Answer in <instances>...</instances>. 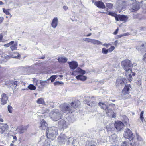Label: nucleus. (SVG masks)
<instances>
[{
	"mask_svg": "<svg viewBox=\"0 0 146 146\" xmlns=\"http://www.w3.org/2000/svg\"><path fill=\"white\" fill-rule=\"evenodd\" d=\"M80 104V102L77 100L72 102L71 103V107L69 104L64 103L60 106V109L62 112L68 113L74 111V109L78 108Z\"/></svg>",
	"mask_w": 146,
	"mask_h": 146,
	"instance_id": "1",
	"label": "nucleus"
},
{
	"mask_svg": "<svg viewBox=\"0 0 146 146\" xmlns=\"http://www.w3.org/2000/svg\"><path fill=\"white\" fill-rule=\"evenodd\" d=\"M121 65L125 70L127 72L132 71V67L133 66H136L137 64L135 63L132 64L131 61L129 60H125L121 62Z\"/></svg>",
	"mask_w": 146,
	"mask_h": 146,
	"instance_id": "2",
	"label": "nucleus"
},
{
	"mask_svg": "<svg viewBox=\"0 0 146 146\" xmlns=\"http://www.w3.org/2000/svg\"><path fill=\"white\" fill-rule=\"evenodd\" d=\"M73 139L71 137L68 138L64 134L61 133L58 137L57 141L60 144H64L66 143L69 144Z\"/></svg>",
	"mask_w": 146,
	"mask_h": 146,
	"instance_id": "3",
	"label": "nucleus"
},
{
	"mask_svg": "<svg viewBox=\"0 0 146 146\" xmlns=\"http://www.w3.org/2000/svg\"><path fill=\"white\" fill-rule=\"evenodd\" d=\"M57 134L56 128L54 127H49L47 129L46 131V135L48 138L54 140Z\"/></svg>",
	"mask_w": 146,
	"mask_h": 146,
	"instance_id": "4",
	"label": "nucleus"
},
{
	"mask_svg": "<svg viewBox=\"0 0 146 146\" xmlns=\"http://www.w3.org/2000/svg\"><path fill=\"white\" fill-rule=\"evenodd\" d=\"M62 116V115L60 111L57 110H53L50 113V117L55 121L60 119Z\"/></svg>",
	"mask_w": 146,
	"mask_h": 146,
	"instance_id": "5",
	"label": "nucleus"
},
{
	"mask_svg": "<svg viewBox=\"0 0 146 146\" xmlns=\"http://www.w3.org/2000/svg\"><path fill=\"white\" fill-rule=\"evenodd\" d=\"M143 1H141L140 2H136L135 3L133 4L130 10L132 12L137 11L140 9V6H141L143 4Z\"/></svg>",
	"mask_w": 146,
	"mask_h": 146,
	"instance_id": "6",
	"label": "nucleus"
},
{
	"mask_svg": "<svg viewBox=\"0 0 146 146\" xmlns=\"http://www.w3.org/2000/svg\"><path fill=\"white\" fill-rule=\"evenodd\" d=\"M124 137L125 138L128 139L129 140H132L133 139V134L131 131L128 129H126L125 131Z\"/></svg>",
	"mask_w": 146,
	"mask_h": 146,
	"instance_id": "7",
	"label": "nucleus"
},
{
	"mask_svg": "<svg viewBox=\"0 0 146 146\" xmlns=\"http://www.w3.org/2000/svg\"><path fill=\"white\" fill-rule=\"evenodd\" d=\"M126 82V79L125 78L119 77L117 80L116 86L117 87L122 86L124 85Z\"/></svg>",
	"mask_w": 146,
	"mask_h": 146,
	"instance_id": "8",
	"label": "nucleus"
},
{
	"mask_svg": "<svg viewBox=\"0 0 146 146\" xmlns=\"http://www.w3.org/2000/svg\"><path fill=\"white\" fill-rule=\"evenodd\" d=\"M130 87L129 85H125L124 89L122 91V94L127 98H129L130 96L129 94V91L130 89Z\"/></svg>",
	"mask_w": 146,
	"mask_h": 146,
	"instance_id": "9",
	"label": "nucleus"
},
{
	"mask_svg": "<svg viewBox=\"0 0 146 146\" xmlns=\"http://www.w3.org/2000/svg\"><path fill=\"white\" fill-rule=\"evenodd\" d=\"M114 126L117 130L120 131L123 129L124 124L120 121H117L115 122Z\"/></svg>",
	"mask_w": 146,
	"mask_h": 146,
	"instance_id": "10",
	"label": "nucleus"
},
{
	"mask_svg": "<svg viewBox=\"0 0 146 146\" xmlns=\"http://www.w3.org/2000/svg\"><path fill=\"white\" fill-rule=\"evenodd\" d=\"M8 96L5 93L2 94L1 95V104L2 105L6 104L8 101Z\"/></svg>",
	"mask_w": 146,
	"mask_h": 146,
	"instance_id": "11",
	"label": "nucleus"
},
{
	"mask_svg": "<svg viewBox=\"0 0 146 146\" xmlns=\"http://www.w3.org/2000/svg\"><path fill=\"white\" fill-rule=\"evenodd\" d=\"M8 129V126L6 124L1 123L0 126V133L3 134Z\"/></svg>",
	"mask_w": 146,
	"mask_h": 146,
	"instance_id": "12",
	"label": "nucleus"
},
{
	"mask_svg": "<svg viewBox=\"0 0 146 146\" xmlns=\"http://www.w3.org/2000/svg\"><path fill=\"white\" fill-rule=\"evenodd\" d=\"M59 125L63 127H67L69 125V123L67 119H62L58 123Z\"/></svg>",
	"mask_w": 146,
	"mask_h": 146,
	"instance_id": "13",
	"label": "nucleus"
},
{
	"mask_svg": "<svg viewBox=\"0 0 146 146\" xmlns=\"http://www.w3.org/2000/svg\"><path fill=\"white\" fill-rule=\"evenodd\" d=\"M47 124L45 121L43 119L41 120L39 125V127L42 130L45 129L47 127Z\"/></svg>",
	"mask_w": 146,
	"mask_h": 146,
	"instance_id": "14",
	"label": "nucleus"
},
{
	"mask_svg": "<svg viewBox=\"0 0 146 146\" xmlns=\"http://www.w3.org/2000/svg\"><path fill=\"white\" fill-rule=\"evenodd\" d=\"M70 68L72 70L76 69L78 66L77 62L75 61H72L71 62H68Z\"/></svg>",
	"mask_w": 146,
	"mask_h": 146,
	"instance_id": "15",
	"label": "nucleus"
},
{
	"mask_svg": "<svg viewBox=\"0 0 146 146\" xmlns=\"http://www.w3.org/2000/svg\"><path fill=\"white\" fill-rule=\"evenodd\" d=\"M95 5L98 8L101 9H105V5L104 3L100 1H96L95 2Z\"/></svg>",
	"mask_w": 146,
	"mask_h": 146,
	"instance_id": "16",
	"label": "nucleus"
},
{
	"mask_svg": "<svg viewBox=\"0 0 146 146\" xmlns=\"http://www.w3.org/2000/svg\"><path fill=\"white\" fill-rule=\"evenodd\" d=\"M58 22V19L57 17H54L52 19L51 25L54 28H55L57 26Z\"/></svg>",
	"mask_w": 146,
	"mask_h": 146,
	"instance_id": "17",
	"label": "nucleus"
},
{
	"mask_svg": "<svg viewBox=\"0 0 146 146\" xmlns=\"http://www.w3.org/2000/svg\"><path fill=\"white\" fill-rule=\"evenodd\" d=\"M110 140L111 141L115 142L117 139V137L115 134H113L109 136Z\"/></svg>",
	"mask_w": 146,
	"mask_h": 146,
	"instance_id": "18",
	"label": "nucleus"
},
{
	"mask_svg": "<svg viewBox=\"0 0 146 146\" xmlns=\"http://www.w3.org/2000/svg\"><path fill=\"white\" fill-rule=\"evenodd\" d=\"M125 3V2H124L121 0H118L117 3L119 4V5H118V8L121 10L123 9L124 7Z\"/></svg>",
	"mask_w": 146,
	"mask_h": 146,
	"instance_id": "19",
	"label": "nucleus"
},
{
	"mask_svg": "<svg viewBox=\"0 0 146 146\" xmlns=\"http://www.w3.org/2000/svg\"><path fill=\"white\" fill-rule=\"evenodd\" d=\"M27 126H24L23 127H18L17 128V130L18 131L19 130V133H23L27 130Z\"/></svg>",
	"mask_w": 146,
	"mask_h": 146,
	"instance_id": "20",
	"label": "nucleus"
},
{
	"mask_svg": "<svg viewBox=\"0 0 146 146\" xmlns=\"http://www.w3.org/2000/svg\"><path fill=\"white\" fill-rule=\"evenodd\" d=\"M99 105L101 108L104 110H106L108 109V106L104 103L100 102L99 103Z\"/></svg>",
	"mask_w": 146,
	"mask_h": 146,
	"instance_id": "21",
	"label": "nucleus"
},
{
	"mask_svg": "<svg viewBox=\"0 0 146 146\" xmlns=\"http://www.w3.org/2000/svg\"><path fill=\"white\" fill-rule=\"evenodd\" d=\"M76 78L77 79L80 80L82 81H84L87 79V77L83 75H78L76 76Z\"/></svg>",
	"mask_w": 146,
	"mask_h": 146,
	"instance_id": "22",
	"label": "nucleus"
},
{
	"mask_svg": "<svg viewBox=\"0 0 146 146\" xmlns=\"http://www.w3.org/2000/svg\"><path fill=\"white\" fill-rule=\"evenodd\" d=\"M119 19L120 21L126 22L128 19V17L123 15H119Z\"/></svg>",
	"mask_w": 146,
	"mask_h": 146,
	"instance_id": "23",
	"label": "nucleus"
},
{
	"mask_svg": "<svg viewBox=\"0 0 146 146\" xmlns=\"http://www.w3.org/2000/svg\"><path fill=\"white\" fill-rule=\"evenodd\" d=\"M68 59L65 57H61L58 58V60L60 63H65Z\"/></svg>",
	"mask_w": 146,
	"mask_h": 146,
	"instance_id": "24",
	"label": "nucleus"
},
{
	"mask_svg": "<svg viewBox=\"0 0 146 146\" xmlns=\"http://www.w3.org/2000/svg\"><path fill=\"white\" fill-rule=\"evenodd\" d=\"M85 146H98L97 144L95 142L92 141H87Z\"/></svg>",
	"mask_w": 146,
	"mask_h": 146,
	"instance_id": "25",
	"label": "nucleus"
},
{
	"mask_svg": "<svg viewBox=\"0 0 146 146\" xmlns=\"http://www.w3.org/2000/svg\"><path fill=\"white\" fill-rule=\"evenodd\" d=\"M75 72L79 73L83 75L85 74L86 73V71L85 70H82L80 68H78L74 72Z\"/></svg>",
	"mask_w": 146,
	"mask_h": 146,
	"instance_id": "26",
	"label": "nucleus"
},
{
	"mask_svg": "<svg viewBox=\"0 0 146 146\" xmlns=\"http://www.w3.org/2000/svg\"><path fill=\"white\" fill-rule=\"evenodd\" d=\"M36 102L38 104L46 105L44 99L42 98L38 99L36 101Z\"/></svg>",
	"mask_w": 146,
	"mask_h": 146,
	"instance_id": "27",
	"label": "nucleus"
},
{
	"mask_svg": "<svg viewBox=\"0 0 146 146\" xmlns=\"http://www.w3.org/2000/svg\"><path fill=\"white\" fill-rule=\"evenodd\" d=\"M91 43L95 44L97 45H102V43L101 42L96 40L92 39H91Z\"/></svg>",
	"mask_w": 146,
	"mask_h": 146,
	"instance_id": "28",
	"label": "nucleus"
},
{
	"mask_svg": "<svg viewBox=\"0 0 146 146\" xmlns=\"http://www.w3.org/2000/svg\"><path fill=\"white\" fill-rule=\"evenodd\" d=\"M106 114L108 116L110 117L113 115V112L111 109L108 108L107 110Z\"/></svg>",
	"mask_w": 146,
	"mask_h": 146,
	"instance_id": "29",
	"label": "nucleus"
},
{
	"mask_svg": "<svg viewBox=\"0 0 146 146\" xmlns=\"http://www.w3.org/2000/svg\"><path fill=\"white\" fill-rule=\"evenodd\" d=\"M43 142V146H50V141L48 139H45Z\"/></svg>",
	"mask_w": 146,
	"mask_h": 146,
	"instance_id": "30",
	"label": "nucleus"
},
{
	"mask_svg": "<svg viewBox=\"0 0 146 146\" xmlns=\"http://www.w3.org/2000/svg\"><path fill=\"white\" fill-rule=\"evenodd\" d=\"M113 126V125L112 124L107 127V130L108 132H109V131L112 132L114 131V128Z\"/></svg>",
	"mask_w": 146,
	"mask_h": 146,
	"instance_id": "31",
	"label": "nucleus"
},
{
	"mask_svg": "<svg viewBox=\"0 0 146 146\" xmlns=\"http://www.w3.org/2000/svg\"><path fill=\"white\" fill-rule=\"evenodd\" d=\"M17 42H15V43L13 44V45H12L10 47V48L11 49L12 51H13L17 49Z\"/></svg>",
	"mask_w": 146,
	"mask_h": 146,
	"instance_id": "32",
	"label": "nucleus"
},
{
	"mask_svg": "<svg viewBox=\"0 0 146 146\" xmlns=\"http://www.w3.org/2000/svg\"><path fill=\"white\" fill-rule=\"evenodd\" d=\"M130 35V33L129 32H127L123 34L119 35L117 36L118 38H121L122 37L124 36H128Z\"/></svg>",
	"mask_w": 146,
	"mask_h": 146,
	"instance_id": "33",
	"label": "nucleus"
},
{
	"mask_svg": "<svg viewBox=\"0 0 146 146\" xmlns=\"http://www.w3.org/2000/svg\"><path fill=\"white\" fill-rule=\"evenodd\" d=\"M47 104H46L47 106L49 107V106L52 108H53L54 106V103L53 102L51 101H48L47 102Z\"/></svg>",
	"mask_w": 146,
	"mask_h": 146,
	"instance_id": "34",
	"label": "nucleus"
},
{
	"mask_svg": "<svg viewBox=\"0 0 146 146\" xmlns=\"http://www.w3.org/2000/svg\"><path fill=\"white\" fill-rule=\"evenodd\" d=\"M28 88L31 90H34L36 89V87L34 85L30 84L28 87Z\"/></svg>",
	"mask_w": 146,
	"mask_h": 146,
	"instance_id": "35",
	"label": "nucleus"
},
{
	"mask_svg": "<svg viewBox=\"0 0 146 146\" xmlns=\"http://www.w3.org/2000/svg\"><path fill=\"white\" fill-rule=\"evenodd\" d=\"M48 111V110L46 108H44L42 109L41 112L42 113H44Z\"/></svg>",
	"mask_w": 146,
	"mask_h": 146,
	"instance_id": "36",
	"label": "nucleus"
},
{
	"mask_svg": "<svg viewBox=\"0 0 146 146\" xmlns=\"http://www.w3.org/2000/svg\"><path fill=\"white\" fill-rule=\"evenodd\" d=\"M3 11L7 15H10V13L9 12V9H6L4 8H3Z\"/></svg>",
	"mask_w": 146,
	"mask_h": 146,
	"instance_id": "37",
	"label": "nucleus"
},
{
	"mask_svg": "<svg viewBox=\"0 0 146 146\" xmlns=\"http://www.w3.org/2000/svg\"><path fill=\"white\" fill-rule=\"evenodd\" d=\"M102 52L103 54H107L109 52L108 49H106L105 48H103L102 49Z\"/></svg>",
	"mask_w": 146,
	"mask_h": 146,
	"instance_id": "38",
	"label": "nucleus"
},
{
	"mask_svg": "<svg viewBox=\"0 0 146 146\" xmlns=\"http://www.w3.org/2000/svg\"><path fill=\"white\" fill-rule=\"evenodd\" d=\"M14 42V41H11L8 43L4 44V46L6 47H8L10 46L11 45L13 44Z\"/></svg>",
	"mask_w": 146,
	"mask_h": 146,
	"instance_id": "39",
	"label": "nucleus"
},
{
	"mask_svg": "<svg viewBox=\"0 0 146 146\" xmlns=\"http://www.w3.org/2000/svg\"><path fill=\"white\" fill-rule=\"evenodd\" d=\"M143 12L144 13H146V4H144L142 7Z\"/></svg>",
	"mask_w": 146,
	"mask_h": 146,
	"instance_id": "40",
	"label": "nucleus"
},
{
	"mask_svg": "<svg viewBox=\"0 0 146 146\" xmlns=\"http://www.w3.org/2000/svg\"><path fill=\"white\" fill-rule=\"evenodd\" d=\"M124 119L123 120V122L125 124H128L129 123V121L128 118L126 117H125Z\"/></svg>",
	"mask_w": 146,
	"mask_h": 146,
	"instance_id": "41",
	"label": "nucleus"
},
{
	"mask_svg": "<svg viewBox=\"0 0 146 146\" xmlns=\"http://www.w3.org/2000/svg\"><path fill=\"white\" fill-rule=\"evenodd\" d=\"M106 5L107 9L108 8L111 9L113 7V5L111 3H107L106 4Z\"/></svg>",
	"mask_w": 146,
	"mask_h": 146,
	"instance_id": "42",
	"label": "nucleus"
},
{
	"mask_svg": "<svg viewBox=\"0 0 146 146\" xmlns=\"http://www.w3.org/2000/svg\"><path fill=\"white\" fill-rule=\"evenodd\" d=\"M57 77L56 75H54L50 77V78L51 79V82H52L55 80V79Z\"/></svg>",
	"mask_w": 146,
	"mask_h": 146,
	"instance_id": "43",
	"label": "nucleus"
},
{
	"mask_svg": "<svg viewBox=\"0 0 146 146\" xmlns=\"http://www.w3.org/2000/svg\"><path fill=\"white\" fill-rule=\"evenodd\" d=\"M2 56L6 59H9L10 58L9 56L3 53L2 54Z\"/></svg>",
	"mask_w": 146,
	"mask_h": 146,
	"instance_id": "44",
	"label": "nucleus"
},
{
	"mask_svg": "<svg viewBox=\"0 0 146 146\" xmlns=\"http://www.w3.org/2000/svg\"><path fill=\"white\" fill-rule=\"evenodd\" d=\"M17 81H10L9 83L10 84H11L13 85H15L16 86L17 85Z\"/></svg>",
	"mask_w": 146,
	"mask_h": 146,
	"instance_id": "45",
	"label": "nucleus"
},
{
	"mask_svg": "<svg viewBox=\"0 0 146 146\" xmlns=\"http://www.w3.org/2000/svg\"><path fill=\"white\" fill-rule=\"evenodd\" d=\"M89 105L91 106H94L96 105V103L94 101H90L89 102Z\"/></svg>",
	"mask_w": 146,
	"mask_h": 146,
	"instance_id": "46",
	"label": "nucleus"
},
{
	"mask_svg": "<svg viewBox=\"0 0 146 146\" xmlns=\"http://www.w3.org/2000/svg\"><path fill=\"white\" fill-rule=\"evenodd\" d=\"M54 84L55 86L59 85L60 84H63V82H62L56 81L54 83Z\"/></svg>",
	"mask_w": 146,
	"mask_h": 146,
	"instance_id": "47",
	"label": "nucleus"
},
{
	"mask_svg": "<svg viewBox=\"0 0 146 146\" xmlns=\"http://www.w3.org/2000/svg\"><path fill=\"white\" fill-rule=\"evenodd\" d=\"M143 113H144V111H142L140 115V119L142 121V122H143V120L144 119L143 118Z\"/></svg>",
	"mask_w": 146,
	"mask_h": 146,
	"instance_id": "48",
	"label": "nucleus"
},
{
	"mask_svg": "<svg viewBox=\"0 0 146 146\" xmlns=\"http://www.w3.org/2000/svg\"><path fill=\"white\" fill-rule=\"evenodd\" d=\"M115 49V47L113 46H111L110 48L108 49V50L109 52H111L112 51Z\"/></svg>",
	"mask_w": 146,
	"mask_h": 146,
	"instance_id": "49",
	"label": "nucleus"
},
{
	"mask_svg": "<svg viewBox=\"0 0 146 146\" xmlns=\"http://www.w3.org/2000/svg\"><path fill=\"white\" fill-rule=\"evenodd\" d=\"M109 15H111L112 16H113L114 17H115V16H116V14L115 13L112 12H110L108 13L107 14Z\"/></svg>",
	"mask_w": 146,
	"mask_h": 146,
	"instance_id": "50",
	"label": "nucleus"
},
{
	"mask_svg": "<svg viewBox=\"0 0 146 146\" xmlns=\"http://www.w3.org/2000/svg\"><path fill=\"white\" fill-rule=\"evenodd\" d=\"M12 108L11 106L8 105V109L10 113H11L12 111Z\"/></svg>",
	"mask_w": 146,
	"mask_h": 146,
	"instance_id": "51",
	"label": "nucleus"
},
{
	"mask_svg": "<svg viewBox=\"0 0 146 146\" xmlns=\"http://www.w3.org/2000/svg\"><path fill=\"white\" fill-rule=\"evenodd\" d=\"M92 39L88 38H85L83 39V40L84 41L87 42H91Z\"/></svg>",
	"mask_w": 146,
	"mask_h": 146,
	"instance_id": "52",
	"label": "nucleus"
},
{
	"mask_svg": "<svg viewBox=\"0 0 146 146\" xmlns=\"http://www.w3.org/2000/svg\"><path fill=\"white\" fill-rule=\"evenodd\" d=\"M46 82V81H40V83L42 86H45V83Z\"/></svg>",
	"mask_w": 146,
	"mask_h": 146,
	"instance_id": "53",
	"label": "nucleus"
},
{
	"mask_svg": "<svg viewBox=\"0 0 146 146\" xmlns=\"http://www.w3.org/2000/svg\"><path fill=\"white\" fill-rule=\"evenodd\" d=\"M127 78L130 81L132 80V75L131 74H130L128 76H127Z\"/></svg>",
	"mask_w": 146,
	"mask_h": 146,
	"instance_id": "54",
	"label": "nucleus"
},
{
	"mask_svg": "<svg viewBox=\"0 0 146 146\" xmlns=\"http://www.w3.org/2000/svg\"><path fill=\"white\" fill-rule=\"evenodd\" d=\"M13 137V140L12 141V142L14 143L17 140V138L16 136L15 135L12 136Z\"/></svg>",
	"mask_w": 146,
	"mask_h": 146,
	"instance_id": "55",
	"label": "nucleus"
},
{
	"mask_svg": "<svg viewBox=\"0 0 146 146\" xmlns=\"http://www.w3.org/2000/svg\"><path fill=\"white\" fill-rule=\"evenodd\" d=\"M111 45V44L110 43L109 44H103L102 45L105 47H106V48H108L109 46H110Z\"/></svg>",
	"mask_w": 146,
	"mask_h": 146,
	"instance_id": "56",
	"label": "nucleus"
},
{
	"mask_svg": "<svg viewBox=\"0 0 146 146\" xmlns=\"http://www.w3.org/2000/svg\"><path fill=\"white\" fill-rule=\"evenodd\" d=\"M136 136L137 139L139 141H141V137L137 134H136Z\"/></svg>",
	"mask_w": 146,
	"mask_h": 146,
	"instance_id": "57",
	"label": "nucleus"
},
{
	"mask_svg": "<svg viewBox=\"0 0 146 146\" xmlns=\"http://www.w3.org/2000/svg\"><path fill=\"white\" fill-rule=\"evenodd\" d=\"M143 60L145 62H146V53L143 56Z\"/></svg>",
	"mask_w": 146,
	"mask_h": 146,
	"instance_id": "58",
	"label": "nucleus"
},
{
	"mask_svg": "<svg viewBox=\"0 0 146 146\" xmlns=\"http://www.w3.org/2000/svg\"><path fill=\"white\" fill-rule=\"evenodd\" d=\"M114 17H115L116 21H118L119 20V15L117 16V15L116 14V16H115Z\"/></svg>",
	"mask_w": 146,
	"mask_h": 146,
	"instance_id": "59",
	"label": "nucleus"
},
{
	"mask_svg": "<svg viewBox=\"0 0 146 146\" xmlns=\"http://www.w3.org/2000/svg\"><path fill=\"white\" fill-rule=\"evenodd\" d=\"M119 30V29L117 28L115 30V31L113 33V34L116 35L118 32Z\"/></svg>",
	"mask_w": 146,
	"mask_h": 146,
	"instance_id": "60",
	"label": "nucleus"
},
{
	"mask_svg": "<svg viewBox=\"0 0 146 146\" xmlns=\"http://www.w3.org/2000/svg\"><path fill=\"white\" fill-rule=\"evenodd\" d=\"M63 8L65 11H66L68 9V7L66 6H63Z\"/></svg>",
	"mask_w": 146,
	"mask_h": 146,
	"instance_id": "61",
	"label": "nucleus"
},
{
	"mask_svg": "<svg viewBox=\"0 0 146 146\" xmlns=\"http://www.w3.org/2000/svg\"><path fill=\"white\" fill-rule=\"evenodd\" d=\"M4 18L3 17H0V24L3 21Z\"/></svg>",
	"mask_w": 146,
	"mask_h": 146,
	"instance_id": "62",
	"label": "nucleus"
},
{
	"mask_svg": "<svg viewBox=\"0 0 146 146\" xmlns=\"http://www.w3.org/2000/svg\"><path fill=\"white\" fill-rule=\"evenodd\" d=\"M141 46L142 48L146 47V43H145V44H142L141 45Z\"/></svg>",
	"mask_w": 146,
	"mask_h": 146,
	"instance_id": "63",
	"label": "nucleus"
},
{
	"mask_svg": "<svg viewBox=\"0 0 146 146\" xmlns=\"http://www.w3.org/2000/svg\"><path fill=\"white\" fill-rule=\"evenodd\" d=\"M3 36L2 34H0V42L2 40Z\"/></svg>",
	"mask_w": 146,
	"mask_h": 146,
	"instance_id": "64",
	"label": "nucleus"
}]
</instances>
